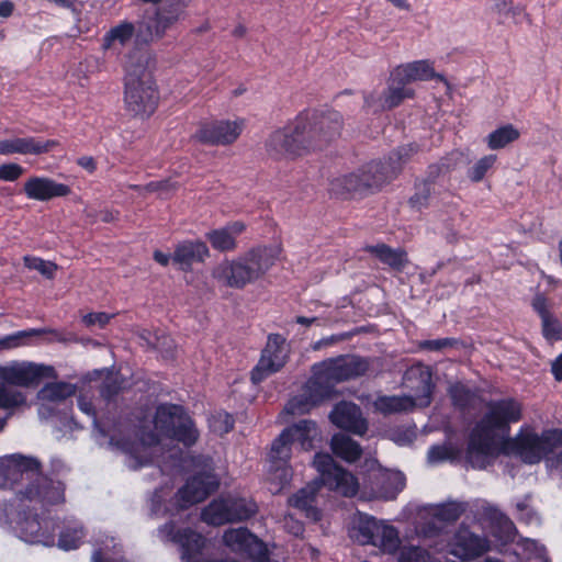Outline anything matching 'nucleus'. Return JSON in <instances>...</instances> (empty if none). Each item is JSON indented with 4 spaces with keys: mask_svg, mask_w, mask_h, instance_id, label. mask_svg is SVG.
Masks as SVG:
<instances>
[{
    "mask_svg": "<svg viewBox=\"0 0 562 562\" xmlns=\"http://www.w3.org/2000/svg\"><path fill=\"white\" fill-rule=\"evenodd\" d=\"M342 123L337 111L302 112L268 136L266 153L272 159L282 160L322 150L340 135Z\"/></svg>",
    "mask_w": 562,
    "mask_h": 562,
    "instance_id": "1",
    "label": "nucleus"
},
{
    "mask_svg": "<svg viewBox=\"0 0 562 562\" xmlns=\"http://www.w3.org/2000/svg\"><path fill=\"white\" fill-rule=\"evenodd\" d=\"M0 488L11 490L19 504L45 507L65 503V484L44 475L36 458L20 453L0 458Z\"/></svg>",
    "mask_w": 562,
    "mask_h": 562,
    "instance_id": "2",
    "label": "nucleus"
},
{
    "mask_svg": "<svg viewBox=\"0 0 562 562\" xmlns=\"http://www.w3.org/2000/svg\"><path fill=\"white\" fill-rule=\"evenodd\" d=\"M487 412L472 429L465 460L473 468L483 470L496 456L497 432H508L509 425L522 417V406L515 398H502L487 403Z\"/></svg>",
    "mask_w": 562,
    "mask_h": 562,
    "instance_id": "3",
    "label": "nucleus"
},
{
    "mask_svg": "<svg viewBox=\"0 0 562 562\" xmlns=\"http://www.w3.org/2000/svg\"><path fill=\"white\" fill-rule=\"evenodd\" d=\"M313 465L319 477L295 493L290 498V504L304 512L307 518L317 521L321 519L322 513L315 506V499L322 485L341 496L352 497L359 492V482L351 472L338 465L328 453H316Z\"/></svg>",
    "mask_w": 562,
    "mask_h": 562,
    "instance_id": "4",
    "label": "nucleus"
},
{
    "mask_svg": "<svg viewBox=\"0 0 562 562\" xmlns=\"http://www.w3.org/2000/svg\"><path fill=\"white\" fill-rule=\"evenodd\" d=\"M149 55L133 49L124 64V104L134 116L148 117L158 104V91L149 69Z\"/></svg>",
    "mask_w": 562,
    "mask_h": 562,
    "instance_id": "5",
    "label": "nucleus"
},
{
    "mask_svg": "<svg viewBox=\"0 0 562 562\" xmlns=\"http://www.w3.org/2000/svg\"><path fill=\"white\" fill-rule=\"evenodd\" d=\"M273 265L267 248H256L234 260H223L212 270V277L221 285L243 289L260 279Z\"/></svg>",
    "mask_w": 562,
    "mask_h": 562,
    "instance_id": "6",
    "label": "nucleus"
},
{
    "mask_svg": "<svg viewBox=\"0 0 562 562\" xmlns=\"http://www.w3.org/2000/svg\"><path fill=\"white\" fill-rule=\"evenodd\" d=\"M154 424L161 435L186 447L195 445L200 436L193 419L181 405L160 404L156 408Z\"/></svg>",
    "mask_w": 562,
    "mask_h": 562,
    "instance_id": "7",
    "label": "nucleus"
},
{
    "mask_svg": "<svg viewBox=\"0 0 562 562\" xmlns=\"http://www.w3.org/2000/svg\"><path fill=\"white\" fill-rule=\"evenodd\" d=\"M351 537L360 544H371L383 553L393 554L401 546L400 532L391 524L373 516L360 515Z\"/></svg>",
    "mask_w": 562,
    "mask_h": 562,
    "instance_id": "8",
    "label": "nucleus"
},
{
    "mask_svg": "<svg viewBox=\"0 0 562 562\" xmlns=\"http://www.w3.org/2000/svg\"><path fill=\"white\" fill-rule=\"evenodd\" d=\"M513 450L525 463L535 464L562 446V430H544L541 435L521 428L513 439Z\"/></svg>",
    "mask_w": 562,
    "mask_h": 562,
    "instance_id": "9",
    "label": "nucleus"
},
{
    "mask_svg": "<svg viewBox=\"0 0 562 562\" xmlns=\"http://www.w3.org/2000/svg\"><path fill=\"white\" fill-rule=\"evenodd\" d=\"M31 505L35 509L34 504ZM41 508L42 506L38 505ZM48 506L43 507L42 514L27 512L25 509L18 513L15 525L12 527L16 536L29 543H40L46 547H53L56 543V521L46 510Z\"/></svg>",
    "mask_w": 562,
    "mask_h": 562,
    "instance_id": "10",
    "label": "nucleus"
},
{
    "mask_svg": "<svg viewBox=\"0 0 562 562\" xmlns=\"http://www.w3.org/2000/svg\"><path fill=\"white\" fill-rule=\"evenodd\" d=\"M183 13V4L177 1L143 15L134 23L137 30V46L149 45L162 38L167 31L180 21Z\"/></svg>",
    "mask_w": 562,
    "mask_h": 562,
    "instance_id": "11",
    "label": "nucleus"
},
{
    "mask_svg": "<svg viewBox=\"0 0 562 562\" xmlns=\"http://www.w3.org/2000/svg\"><path fill=\"white\" fill-rule=\"evenodd\" d=\"M407 380L417 378L419 381L416 398L411 396H383L376 402V407L382 413H398L412 411L416 405L425 407L431 402L434 392V383L431 381V372L427 367H412L406 372Z\"/></svg>",
    "mask_w": 562,
    "mask_h": 562,
    "instance_id": "12",
    "label": "nucleus"
},
{
    "mask_svg": "<svg viewBox=\"0 0 562 562\" xmlns=\"http://www.w3.org/2000/svg\"><path fill=\"white\" fill-rule=\"evenodd\" d=\"M258 510L251 498L226 496L213 499L201 513V518L209 525L221 526L228 522L251 518Z\"/></svg>",
    "mask_w": 562,
    "mask_h": 562,
    "instance_id": "13",
    "label": "nucleus"
},
{
    "mask_svg": "<svg viewBox=\"0 0 562 562\" xmlns=\"http://www.w3.org/2000/svg\"><path fill=\"white\" fill-rule=\"evenodd\" d=\"M334 393L335 384L315 363L313 366V375L305 383L302 394L291 398L285 405L284 411L290 415L306 414L314 406L330 398Z\"/></svg>",
    "mask_w": 562,
    "mask_h": 562,
    "instance_id": "14",
    "label": "nucleus"
},
{
    "mask_svg": "<svg viewBox=\"0 0 562 562\" xmlns=\"http://www.w3.org/2000/svg\"><path fill=\"white\" fill-rule=\"evenodd\" d=\"M175 524L168 521L157 529L162 541H171L180 547L183 562H209L204 554L205 538L190 528L175 531Z\"/></svg>",
    "mask_w": 562,
    "mask_h": 562,
    "instance_id": "15",
    "label": "nucleus"
},
{
    "mask_svg": "<svg viewBox=\"0 0 562 562\" xmlns=\"http://www.w3.org/2000/svg\"><path fill=\"white\" fill-rule=\"evenodd\" d=\"M405 475L400 471L376 469L369 472L363 484V498L392 501L405 487Z\"/></svg>",
    "mask_w": 562,
    "mask_h": 562,
    "instance_id": "16",
    "label": "nucleus"
},
{
    "mask_svg": "<svg viewBox=\"0 0 562 562\" xmlns=\"http://www.w3.org/2000/svg\"><path fill=\"white\" fill-rule=\"evenodd\" d=\"M288 352L284 337L279 334L269 335L261 357L251 371V381L257 384L270 374L278 372L285 364Z\"/></svg>",
    "mask_w": 562,
    "mask_h": 562,
    "instance_id": "17",
    "label": "nucleus"
},
{
    "mask_svg": "<svg viewBox=\"0 0 562 562\" xmlns=\"http://www.w3.org/2000/svg\"><path fill=\"white\" fill-rule=\"evenodd\" d=\"M449 553L462 561H472L490 550V541L485 536L476 535L461 524L448 543Z\"/></svg>",
    "mask_w": 562,
    "mask_h": 562,
    "instance_id": "18",
    "label": "nucleus"
},
{
    "mask_svg": "<svg viewBox=\"0 0 562 562\" xmlns=\"http://www.w3.org/2000/svg\"><path fill=\"white\" fill-rule=\"evenodd\" d=\"M223 542L232 551L245 554L255 562L269 561L266 544L245 527L227 529L223 535Z\"/></svg>",
    "mask_w": 562,
    "mask_h": 562,
    "instance_id": "19",
    "label": "nucleus"
},
{
    "mask_svg": "<svg viewBox=\"0 0 562 562\" xmlns=\"http://www.w3.org/2000/svg\"><path fill=\"white\" fill-rule=\"evenodd\" d=\"M317 368H321L336 385L339 382L363 375L369 364L360 357L346 355L318 362Z\"/></svg>",
    "mask_w": 562,
    "mask_h": 562,
    "instance_id": "20",
    "label": "nucleus"
},
{
    "mask_svg": "<svg viewBox=\"0 0 562 562\" xmlns=\"http://www.w3.org/2000/svg\"><path fill=\"white\" fill-rule=\"evenodd\" d=\"M244 127L243 121H216L200 126L193 137L205 145H231L240 135Z\"/></svg>",
    "mask_w": 562,
    "mask_h": 562,
    "instance_id": "21",
    "label": "nucleus"
},
{
    "mask_svg": "<svg viewBox=\"0 0 562 562\" xmlns=\"http://www.w3.org/2000/svg\"><path fill=\"white\" fill-rule=\"evenodd\" d=\"M218 487V480L215 474L204 471L190 477L184 486L177 493V502L181 508L204 501Z\"/></svg>",
    "mask_w": 562,
    "mask_h": 562,
    "instance_id": "22",
    "label": "nucleus"
},
{
    "mask_svg": "<svg viewBox=\"0 0 562 562\" xmlns=\"http://www.w3.org/2000/svg\"><path fill=\"white\" fill-rule=\"evenodd\" d=\"M52 371L53 369L50 367L34 363H19L0 367V378L9 385L30 386L37 384L42 378L48 376Z\"/></svg>",
    "mask_w": 562,
    "mask_h": 562,
    "instance_id": "23",
    "label": "nucleus"
},
{
    "mask_svg": "<svg viewBox=\"0 0 562 562\" xmlns=\"http://www.w3.org/2000/svg\"><path fill=\"white\" fill-rule=\"evenodd\" d=\"M329 419L336 427L359 436L368 430V423L362 417L361 408L351 402L342 401L336 404Z\"/></svg>",
    "mask_w": 562,
    "mask_h": 562,
    "instance_id": "24",
    "label": "nucleus"
},
{
    "mask_svg": "<svg viewBox=\"0 0 562 562\" xmlns=\"http://www.w3.org/2000/svg\"><path fill=\"white\" fill-rule=\"evenodd\" d=\"M56 139H40L36 137H15L0 140V155H43L57 147Z\"/></svg>",
    "mask_w": 562,
    "mask_h": 562,
    "instance_id": "25",
    "label": "nucleus"
},
{
    "mask_svg": "<svg viewBox=\"0 0 562 562\" xmlns=\"http://www.w3.org/2000/svg\"><path fill=\"white\" fill-rule=\"evenodd\" d=\"M25 195L31 200L48 201L54 198L67 196L71 189L69 186L56 182L47 177H30L23 186Z\"/></svg>",
    "mask_w": 562,
    "mask_h": 562,
    "instance_id": "26",
    "label": "nucleus"
},
{
    "mask_svg": "<svg viewBox=\"0 0 562 562\" xmlns=\"http://www.w3.org/2000/svg\"><path fill=\"white\" fill-rule=\"evenodd\" d=\"M290 431L283 430L280 436L273 440L269 452V471L274 472L281 483H286L290 476L288 462L291 458V445L289 438Z\"/></svg>",
    "mask_w": 562,
    "mask_h": 562,
    "instance_id": "27",
    "label": "nucleus"
},
{
    "mask_svg": "<svg viewBox=\"0 0 562 562\" xmlns=\"http://www.w3.org/2000/svg\"><path fill=\"white\" fill-rule=\"evenodd\" d=\"M210 256L206 244L202 240H183L176 245L172 262L182 271H191L193 263L204 262Z\"/></svg>",
    "mask_w": 562,
    "mask_h": 562,
    "instance_id": "28",
    "label": "nucleus"
},
{
    "mask_svg": "<svg viewBox=\"0 0 562 562\" xmlns=\"http://www.w3.org/2000/svg\"><path fill=\"white\" fill-rule=\"evenodd\" d=\"M134 40L137 45V30L130 21H121L112 26L102 37L101 49L120 54Z\"/></svg>",
    "mask_w": 562,
    "mask_h": 562,
    "instance_id": "29",
    "label": "nucleus"
},
{
    "mask_svg": "<svg viewBox=\"0 0 562 562\" xmlns=\"http://www.w3.org/2000/svg\"><path fill=\"white\" fill-rule=\"evenodd\" d=\"M394 82L409 83L416 80H443V76L436 74L428 60H416L405 65L397 66L391 74Z\"/></svg>",
    "mask_w": 562,
    "mask_h": 562,
    "instance_id": "30",
    "label": "nucleus"
},
{
    "mask_svg": "<svg viewBox=\"0 0 562 562\" xmlns=\"http://www.w3.org/2000/svg\"><path fill=\"white\" fill-rule=\"evenodd\" d=\"M246 226L243 222L236 221L228 223L226 226L212 229L205 234L213 249L226 252L233 251L237 247L236 238L245 231Z\"/></svg>",
    "mask_w": 562,
    "mask_h": 562,
    "instance_id": "31",
    "label": "nucleus"
},
{
    "mask_svg": "<svg viewBox=\"0 0 562 562\" xmlns=\"http://www.w3.org/2000/svg\"><path fill=\"white\" fill-rule=\"evenodd\" d=\"M60 335L53 329L48 328H32L25 330H18L13 334L0 338V349H12L20 346L29 345L35 339L41 340H58Z\"/></svg>",
    "mask_w": 562,
    "mask_h": 562,
    "instance_id": "32",
    "label": "nucleus"
},
{
    "mask_svg": "<svg viewBox=\"0 0 562 562\" xmlns=\"http://www.w3.org/2000/svg\"><path fill=\"white\" fill-rule=\"evenodd\" d=\"M368 189H379L398 175L397 166H389L386 161H371L359 170Z\"/></svg>",
    "mask_w": 562,
    "mask_h": 562,
    "instance_id": "33",
    "label": "nucleus"
},
{
    "mask_svg": "<svg viewBox=\"0 0 562 562\" xmlns=\"http://www.w3.org/2000/svg\"><path fill=\"white\" fill-rule=\"evenodd\" d=\"M363 249L397 272H402L409 262L407 252L403 248L394 249L389 245L381 243L376 245H368Z\"/></svg>",
    "mask_w": 562,
    "mask_h": 562,
    "instance_id": "34",
    "label": "nucleus"
},
{
    "mask_svg": "<svg viewBox=\"0 0 562 562\" xmlns=\"http://www.w3.org/2000/svg\"><path fill=\"white\" fill-rule=\"evenodd\" d=\"M290 431L289 438L291 441L297 442L300 447L308 451L314 448V441L319 436V430L315 422L311 419H302L291 427L284 429Z\"/></svg>",
    "mask_w": 562,
    "mask_h": 562,
    "instance_id": "35",
    "label": "nucleus"
},
{
    "mask_svg": "<svg viewBox=\"0 0 562 562\" xmlns=\"http://www.w3.org/2000/svg\"><path fill=\"white\" fill-rule=\"evenodd\" d=\"M85 536L82 524L76 519H68L59 531L57 546L65 551L75 550L81 544Z\"/></svg>",
    "mask_w": 562,
    "mask_h": 562,
    "instance_id": "36",
    "label": "nucleus"
},
{
    "mask_svg": "<svg viewBox=\"0 0 562 562\" xmlns=\"http://www.w3.org/2000/svg\"><path fill=\"white\" fill-rule=\"evenodd\" d=\"M333 452L342 460L351 463L360 459L362 454L361 446L344 434H336L330 440Z\"/></svg>",
    "mask_w": 562,
    "mask_h": 562,
    "instance_id": "37",
    "label": "nucleus"
},
{
    "mask_svg": "<svg viewBox=\"0 0 562 562\" xmlns=\"http://www.w3.org/2000/svg\"><path fill=\"white\" fill-rule=\"evenodd\" d=\"M159 438L155 431L150 430L148 432H143L139 439V445L144 454H138V448L131 450V458L135 461V464L132 465V468L137 469L150 463L153 461L151 451L157 448Z\"/></svg>",
    "mask_w": 562,
    "mask_h": 562,
    "instance_id": "38",
    "label": "nucleus"
},
{
    "mask_svg": "<svg viewBox=\"0 0 562 562\" xmlns=\"http://www.w3.org/2000/svg\"><path fill=\"white\" fill-rule=\"evenodd\" d=\"M519 135V131L514 125L507 124L488 134L486 143L490 149H501L517 140Z\"/></svg>",
    "mask_w": 562,
    "mask_h": 562,
    "instance_id": "39",
    "label": "nucleus"
},
{
    "mask_svg": "<svg viewBox=\"0 0 562 562\" xmlns=\"http://www.w3.org/2000/svg\"><path fill=\"white\" fill-rule=\"evenodd\" d=\"M331 190L337 194H344L345 192H361L367 190V187L360 171H358L333 181Z\"/></svg>",
    "mask_w": 562,
    "mask_h": 562,
    "instance_id": "40",
    "label": "nucleus"
},
{
    "mask_svg": "<svg viewBox=\"0 0 562 562\" xmlns=\"http://www.w3.org/2000/svg\"><path fill=\"white\" fill-rule=\"evenodd\" d=\"M76 393V385L58 382L47 384L40 391V397L49 402H59L72 396Z\"/></svg>",
    "mask_w": 562,
    "mask_h": 562,
    "instance_id": "41",
    "label": "nucleus"
},
{
    "mask_svg": "<svg viewBox=\"0 0 562 562\" xmlns=\"http://www.w3.org/2000/svg\"><path fill=\"white\" fill-rule=\"evenodd\" d=\"M407 83H397L394 82V79L391 77V83L385 93V108L391 110L397 105H400L403 100L406 98H413L414 91L409 88H406Z\"/></svg>",
    "mask_w": 562,
    "mask_h": 562,
    "instance_id": "42",
    "label": "nucleus"
},
{
    "mask_svg": "<svg viewBox=\"0 0 562 562\" xmlns=\"http://www.w3.org/2000/svg\"><path fill=\"white\" fill-rule=\"evenodd\" d=\"M398 562H441L438 558L431 554L428 550L409 546L404 547L398 555Z\"/></svg>",
    "mask_w": 562,
    "mask_h": 562,
    "instance_id": "43",
    "label": "nucleus"
},
{
    "mask_svg": "<svg viewBox=\"0 0 562 562\" xmlns=\"http://www.w3.org/2000/svg\"><path fill=\"white\" fill-rule=\"evenodd\" d=\"M418 151L419 147L415 143L401 146L390 154L386 162L389 166H397L400 173L403 165L409 161Z\"/></svg>",
    "mask_w": 562,
    "mask_h": 562,
    "instance_id": "44",
    "label": "nucleus"
},
{
    "mask_svg": "<svg viewBox=\"0 0 562 562\" xmlns=\"http://www.w3.org/2000/svg\"><path fill=\"white\" fill-rule=\"evenodd\" d=\"M25 402V396L19 391H14L4 382H0V408H14Z\"/></svg>",
    "mask_w": 562,
    "mask_h": 562,
    "instance_id": "45",
    "label": "nucleus"
},
{
    "mask_svg": "<svg viewBox=\"0 0 562 562\" xmlns=\"http://www.w3.org/2000/svg\"><path fill=\"white\" fill-rule=\"evenodd\" d=\"M25 267L31 270L38 271L42 276L47 279H53L58 267L52 261H46L37 257L24 256L23 258Z\"/></svg>",
    "mask_w": 562,
    "mask_h": 562,
    "instance_id": "46",
    "label": "nucleus"
},
{
    "mask_svg": "<svg viewBox=\"0 0 562 562\" xmlns=\"http://www.w3.org/2000/svg\"><path fill=\"white\" fill-rule=\"evenodd\" d=\"M432 193V186L429 181H424L416 186V192L409 199V204L413 209L422 210L427 207L429 204V199Z\"/></svg>",
    "mask_w": 562,
    "mask_h": 562,
    "instance_id": "47",
    "label": "nucleus"
},
{
    "mask_svg": "<svg viewBox=\"0 0 562 562\" xmlns=\"http://www.w3.org/2000/svg\"><path fill=\"white\" fill-rule=\"evenodd\" d=\"M495 161V155L482 157L468 170V177L473 182L481 181L485 177L486 172L494 166Z\"/></svg>",
    "mask_w": 562,
    "mask_h": 562,
    "instance_id": "48",
    "label": "nucleus"
},
{
    "mask_svg": "<svg viewBox=\"0 0 562 562\" xmlns=\"http://www.w3.org/2000/svg\"><path fill=\"white\" fill-rule=\"evenodd\" d=\"M133 188L148 193L157 192L161 198H168L177 189L176 184L169 179L151 181L142 188L138 186Z\"/></svg>",
    "mask_w": 562,
    "mask_h": 562,
    "instance_id": "49",
    "label": "nucleus"
},
{
    "mask_svg": "<svg viewBox=\"0 0 562 562\" xmlns=\"http://www.w3.org/2000/svg\"><path fill=\"white\" fill-rule=\"evenodd\" d=\"M77 404H78L79 409L92 419L93 427L95 429H98L100 432L105 434L104 429L101 426L100 420L98 419L97 412L92 404L91 398H89L85 394H80L77 398Z\"/></svg>",
    "mask_w": 562,
    "mask_h": 562,
    "instance_id": "50",
    "label": "nucleus"
},
{
    "mask_svg": "<svg viewBox=\"0 0 562 562\" xmlns=\"http://www.w3.org/2000/svg\"><path fill=\"white\" fill-rule=\"evenodd\" d=\"M542 333L547 340H562V324L558 318H542Z\"/></svg>",
    "mask_w": 562,
    "mask_h": 562,
    "instance_id": "51",
    "label": "nucleus"
},
{
    "mask_svg": "<svg viewBox=\"0 0 562 562\" xmlns=\"http://www.w3.org/2000/svg\"><path fill=\"white\" fill-rule=\"evenodd\" d=\"M453 458V451L450 447L445 445L431 446L427 453V459L430 463H439Z\"/></svg>",
    "mask_w": 562,
    "mask_h": 562,
    "instance_id": "52",
    "label": "nucleus"
},
{
    "mask_svg": "<svg viewBox=\"0 0 562 562\" xmlns=\"http://www.w3.org/2000/svg\"><path fill=\"white\" fill-rule=\"evenodd\" d=\"M465 503L453 502L442 506L439 514L445 520L456 521L465 512Z\"/></svg>",
    "mask_w": 562,
    "mask_h": 562,
    "instance_id": "53",
    "label": "nucleus"
},
{
    "mask_svg": "<svg viewBox=\"0 0 562 562\" xmlns=\"http://www.w3.org/2000/svg\"><path fill=\"white\" fill-rule=\"evenodd\" d=\"M491 10L502 19L515 16L518 13L517 8L513 5L512 0H492Z\"/></svg>",
    "mask_w": 562,
    "mask_h": 562,
    "instance_id": "54",
    "label": "nucleus"
},
{
    "mask_svg": "<svg viewBox=\"0 0 562 562\" xmlns=\"http://www.w3.org/2000/svg\"><path fill=\"white\" fill-rule=\"evenodd\" d=\"M234 417L228 413H218L213 417L212 427L220 434H227L234 427Z\"/></svg>",
    "mask_w": 562,
    "mask_h": 562,
    "instance_id": "55",
    "label": "nucleus"
},
{
    "mask_svg": "<svg viewBox=\"0 0 562 562\" xmlns=\"http://www.w3.org/2000/svg\"><path fill=\"white\" fill-rule=\"evenodd\" d=\"M454 166L456 164L449 157H445L438 162L430 165L428 168V177L432 179L430 182L432 183L440 175L449 172Z\"/></svg>",
    "mask_w": 562,
    "mask_h": 562,
    "instance_id": "56",
    "label": "nucleus"
},
{
    "mask_svg": "<svg viewBox=\"0 0 562 562\" xmlns=\"http://www.w3.org/2000/svg\"><path fill=\"white\" fill-rule=\"evenodd\" d=\"M24 173L23 167L18 164L9 162L0 166V180L15 181Z\"/></svg>",
    "mask_w": 562,
    "mask_h": 562,
    "instance_id": "57",
    "label": "nucleus"
},
{
    "mask_svg": "<svg viewBox=\"0 0 562 562\" xmlns=\"http://www.w3.org/2000/svg\"><path fill=\"white\" fill-rule=\"evenodd\" d=\"M155 347L162 353L166 359L175 357L176 345L173 339L168 335L156 337Z\"/></svg>",
    "mask_w": 562,
    "mask_h": 562,
    "instance_id": "58",
    "label": "nucleus"
},
{
    "mask_svg": "<svg viewBox=\"0 0 562 562\" xmlns=\"http://www.w3.org/2000/svg\"><path fill=\"white\" fill-rule=\"evenodd\" d=\"M482 515L484 518L488 519L493 524H497L501 526H512V522L508 520V518L502 512H499L497 508L491 505H484L482 507Z\"/></svg>",
    "mask_w": 562,
    "mask_h": 562,
    "instance_id": "59",
    "label": "nucleus"
},
{
    "mask_svg": "<svg viewBox=\"0 0 562 562\" xmlns=\"http://www.w3.org/2000/svg\"><path fill=\"white\" fill-rule=\"evenodd\" d=\"M122 385L117 378L106 379L101 386L100 393L106 401L112 400L121 391Z\"/></svg>",
    "mask_w": 562,
    "mask_h": 562,
    "instance_id": "60",
    "label": "nucleus"
},
{
    "mask_svg": "<svg viewBox=\"0 0 562 562\" xmlns=\"http://www.w3.org/2000/svg\"><path fill=\"white\" fill-rule=\"evenodd\" d=\"M450 395L453 403L460 407H464L469 401V391L462 385H454L450 389Z\"/></svg>",
    "mask_w": 562,
    "mask_h": 562,
    "instance_id": "61",
    "label": "nucleus"
},
{
    "mask_svg": "<svg viewBox=\"0 0 562 562\" xmlns=\"http://www.w3.org/2000/svg\"><path fill=\"white\" fill-rule=\"evenodd\" d=\"M457 342L453 338H439V339H431L426 340L423 344V347L426 349L432 350V351H439L447 347H452Z\"/></svg>",
    "mask_w": 562,
    "mask_h": 562,
    "instance_id": "62",
    "label": "nucleus"
},
{
    "mask_svg": "<svg viewBox=\"0 0 562 562\" xmlns=\"http://www.w3.org/2000/svg\"><path fill=\"white\" fill-rule=\"evenodd\" d=\"M110 546L108 543L104 544V548H100L92 553L91 561L92 562H123L120 559L110 558L108 555V550Z\"/></svg>",
    "mask_w": 562,
    "mask_h": 562,
    "instance_id": "63",
    "label": "nucleus"
},
{
    "mask_svg": "<svg viewBox=\"0 0 562 562\" xmlns=\"http://www.w3.org/2000/svg\"><path fill=\"white\" fill-rule=\"evenodd\" d=\"M551 372L557 381L562 380V353L552 361Z\"/></svg>",
    "mask_w": 562,
    "mask_h": 562,
    "instance_id": "64",
    "label": "nucleus"
}]
</instances>
